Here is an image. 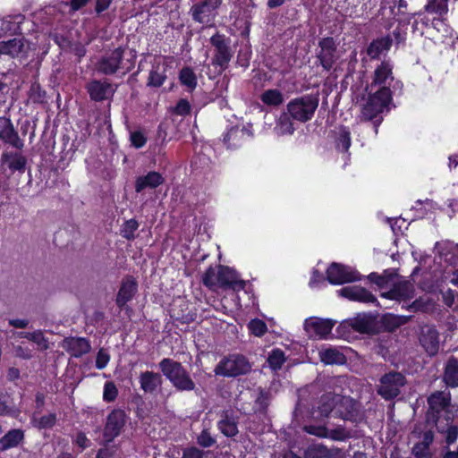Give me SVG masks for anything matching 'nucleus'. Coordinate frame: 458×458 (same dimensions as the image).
Masks as SVG:
<instances>
[{"label": "nucleus", "instance_id": "f257e3e1", "mask_svg": "<svg viewBox=\"0 0 458 458\" xmlns=\"http://www.w3.org/2000/svg\"><path fill=\"white\" fill-rule=\"evenodd\" d=\"M391 101L389 88L383 87L376 89L374 93L370 90L368 98H363L360 103L361 114L366 120L377 118L388 109Z\"/></svg>", "mask_w": 458, "mask_h": 458}, {"label": "nucleus", "instance_id": "f03ea898", "mask_svg": "<svg viewBox=\"0 0 458 458\" xmlns=\"http://www.w3.org/2000/svg\"><path fill=\"white\" fill-rule=\"evenodd\" d=\"M353 407L352 399L335 394L323 395L318 405V409L325 417L332 413L334 416H339L344 419L348 418Z\"/></svg>", "mask_w": 458, "mask_h": 458}, {"label": "nucleus", "instance_id": "7ed1b4c3", "mask_svg": "<svg viewBox=\"0 0 458 458\" xmlns=\"http://www.w3.org/2000/svg\"><path fill=\"white\" fill-rule=\"evenodd\" d=\"M160 369L178 390L190 391L194 389V382L180 363L170 359H164L160 362Z\"/></svg>", "mask_w": 458, "mask_h": 458}, {"label": "nucleus", "instance_id": "20e7f679", "mask_svg": "<svg viewBox=\"0 0 458 458\" xmlns=\"http://www.w3.org/2000/svg\"><path fill=\"white\" fill-rule=\"evenodd\" d=\"M318 106V98L307 95L292 99L287 104V112L294 120L304 123L312 118Z\"/></svg>", "mask_w": 458, "mask_h": 458}, {"label": "nucleus", "instance_id": "39448f33", "mask_svg": "<svg viewBox=\"0 0 458 458\" xmlns=\"http://www.w3.org/2000/svg\"><path fill=\"white\" fill-rule=\"evenodd\" d=\"M374 318L368 314H358L356 317L344 320L338 327L339 335L345 339L351 338V332L368 334L374 329Z\"/></svg>", "mask_w": 458, "mask_h": 458}, {"label": "nucleus", "instance_id": "423d86ee", "mask_svg": "<svg viewBox=\"0 0 458 458\" xmlns=\"http://www.w3.org/2000/svg\"><path fill=\"white\" fill-rule=\"evenodd\" d=\"M123 50L116 48L106 54L97 65L98 72L105 74H112L119 70L128 72L133 68V63L130 60L123 61Z\"/></svg>", "mask_w": 458, "mask_h": 458}, {"label": "nucleus", "instance_id": "0eeeda50", "mask_svg": "<svg viewBox=\"0 0 458 458\" xmlns=\"http://www.w3.org/2000/svg\"><path fill=\"white\" fill-rule=\"evenodd\" d=\"M250 369L248 360L241 355H232L222 360L215 369V373L224 377H236Z\"/></svg>", "mask_w": 458, "mask_h": 458}, {"label": "nucleus", "instance_id": "6e6552de", "mask_svg": "<svg viewBox=\"0 0 458 458\" xmlns=\"http://www.w3.org/2000/svg\"><path fill=\"white\" fill-rule=\"evenodd\" d=\"M210 42L215 47L212 63L223 70L227 66L233 56V51L230 47L231 41L224 35L216 33L211 37Z\"/></svg>", "mask_w": 458, "mask_h": 458}, {"label": "nucleus", "instance_id": "1a4fd4ad", "mask_svg": "<svg viewBox=\"0 0 458 458\" xmlns=\"http://www.w3.org/2000/svg\"><path fill=\"white\" fill-rule=\"evenodd\" d=\"M221 4L222 0H206L201 4H194L191 9L193 20L211 26L216 16V9Z\"/></svg>", "mask_w": 458, "mask_h": 458}, {"label": "nucleus", "instance_id": "9d476101", "mask_svg": "<svg viewBox=\"0 0 458 458\" xmlns=\"http://www.w3.org/2000/svg\"><path fill=\"white\" fill-rule=\"evenodd\" d=\"M327 280L332 284H343L360 279V274L351 267L333 263L327 270Z\"/></svg>", "mask_w": 458, "mask_h": 458}, {"label": "nucleus", "instance_id": "9b49d317", "mask_svg": "<svg viewBox=\"0 0 458 458\" xmlns=\"http://www.w3.org/2000/svg\"><path fill=\"white\" fill-rule=\"evenodd\" d=\"M404 383V377L401 373L386 374L381 378L378 394L385 399H392L399 394L400 388Z\"/></svg>", "mask_w": 458, "mask_h": 458}, {"label": "nucleus", "instance_id": "f8f14e48", "mask_svg": "<svg viewBox=\"0 0 458 458\" xmlns=\"http://www.w3.org/2000/svg\"><path fill=\"white\" fill-rule=\"evenodd\" d=\"M335 321L328 318H310L304 322V329L312 338H327L331 333Z\"/></svg>", "mask_w": 458, "mask_h": 458}, {"label": "nucleus", "instance_id": "ddd939ff", "mask_svg": "<svg viewBox=\"0 0 458 458\" xmlns=\"http://www.w3.org/2000/svg\"><path fill=\"white\" fill-rule=\"evenodd\" d=\"M126 421V415L122 410H114L108 416L104 428V439L113 441L121 433Z\"/></svg>", "mask_w": 458, "mask_h": 458}, {"label": "nucleus", "instance_id": "4468645a", "mask_svg": "<svg viewBox=\"0 0 458 458\" xmlns=\"http://www.w3.org/2000/svg\"><path fill=\"white\" fill-rule=\"evenodd\" d=\"M305 430L309 434L337 441L345 440L350 437V433L341 426L335 428H329L325 426H307L305 427Z\"/></svg>", "mask_w": 458, "mask_h": 458}, {"label": "nucleus", "instance_id": "2eb2a0df", "mask_svg": "<svg viewBox=\"0 0 458 458\" xmlns=\"http://www.w3.org/2000/svg\"><path fill=\"white\" fill-rule=\"evenodd\" d=\"M220 287L232 289L233 292L243 290L245 282L232 268L220 267Z\"/></svg>", "mask_w": 458, "mask_h": 458}, {"label": "nucleus", "instance_id": "dca6fc26", "mask_svg": "<svg viewBox=\"0 0 458 458\" xmlns=\"http://www.w3.org/2000/svg\"><path fill=\"white\" fill-rule=\"evenodd\" d=\"M87 89L91 99L95 101H102L109 98L114 95L115 90L112 84L99 81H91L88 84Z\"/></svg>", "mask_w": 458, "mask_h": 458}, {"label": "nucleus", "instance_id": "f3484780", "mask_svg": "<svg viewBox=\"0 0 458 458\" xmlns=\"http://www.w3.org/2000/svg\"><path fill=\"white\" fill-rule=\"evenodd\" d=\"M348 349H339L335 347H325L319 351V357L322 362L326 364L342 365L346 362V352Z\"/></svg>", "mask_w": 458, "mask_h": 458}, {"label": "nucleus", "instance_id": "a211bd4d", "mask_svg": "<svg viewBox=\"0 0 458 458\" xmlns=\"http://www.w3.org/2000/svg\"><path fill=\"white\" fill-rule=\"evenodd\" d=\"M420 344L429 355H435L439 349L438 333L435 328L425 327L422 328Z\"/></svg>", "mask_w": 458, "mask_h": 458}, {"label": "nucleus", "instance_id": "6ab92c4d", "mask_svg": "<svg viewBox=\"0 0 458 458\" xmlns=\"http://www.w3.org/2000/svg\"><path fill=\"white\" fill-rule=\"evenodd\" d=\"M338 293L351 301L362 302L375 301V298L370 293L364 288L356 285L344 287L338 291Z\"/></svg>", "mask_w": 458, "mask_h": 458}, {"label": "nucleus", "instance_id": "aec40b11", "mask_svg": "<svg viewBox=\"0 0 458 458\" xmlns=\"http://www.w3.org/2000/svg\"><path fill=\"white\" fill-rule=\"evenodd\" d=\"M393 81L392 77V65L388 62H383L375 71L374 81L370 85V90L378 86V89L387 87Z\"/></svg>", "mask_w": 458, "mask_h": 458}, {"label": "nucleus", "instance_id": "412c9836", "mask_svg": "<svg viewBox=\"0 0 458 458\" xmlns=\"http://www.w3.org/2000/svg\"><path fill=\"white\" fill-rule=\"evenodd\" d=\"M164 182L163 175L158 172H149L139 176L135 182V191L140 192L146 189H155Z\"/></svg>", "mask_w": 458, "mask_h": 458}, {"label": "nucleus", "instance_id": "4be33fe9", "mask_svg": "<svg viewBox=\"0 0 458 458\" xmlns=\"http://www.w3.org/2000/svg\"><path fill=\"white\" fill-rule=\"evenodd\" d=\"M62 346L74 357L81 356L90 349L89 344L84 338H66L63 341Z\"/></svg>", "mask_w": 458, "mask_h": 458}, {"label": "nucleus", "instance_id": "5701e85b", "mask_svg": "<svg viewBox=\"0 0 458 458\" xmlns=\"http://www.w3.org/2000/svg\"><path fill=\"white\" fill-rule=\"evenodd\" d=\"M167 66L166 60L163 57H158L155 61V64L150 72L148 78V85L154 87H160L165 78V68Z\"/></svg>", "mask_w": 458, "mask_h": 458}, {"label": "nucleus", "instance_id": "b1692460", "mask_svg": "<svg viewBox=\"0 0 458 458\" xmlns=\"http://www.w3.org/2000/svg\"><path fill=\"white\" fill-rule=\"evenodd\" d=\"M0 139L16 148L21 146L11 121L5 117H0Z\"/></svg>", "mask_w": 458, "mask_h": 458}, {"label": "nucleus", "instance_id": "393cba45", "mask_svg": "<svg viewBox=\"0 0 458 458\" xmlns=\"http://www.w3.org/2000/svg\"><path fill=\"white\" fill-rule=\"evenodd\" d=\"M137 292V283L129 277L123 280L118 292L116 302L122 307L130 301Z\"/></svg>", "mask_w": 458, "mask_h": 458}, {"label": "nucleus", "instance_id": "a878e982", "mask_svg": "<svg viewBox=\"0 0 458 458\" xmlns=\"http://www.w3.org/2000/svg\"><path fill=\"white\" fill-rule=\"evenodd\" d=\"M320 47H321V52L319 54L320 63L326 70H329L335 62V57H334L335 48H334L333 39L332 38H324L320 42Z\"/></svg>", "mask_w": 458, "mask_h": 458}, {"label": "nucleus", "instance_id": "bb28decb", "mask_svg": "<svg viewBox=\"0 0 458 458\" xmlns=\"http://www.w3.org/2000/svg\"><path fill=\"white\" fill-rule=\"evenodd\" d=\"M25 44L22 38H13L0 42V53L12 56H19L24 52Z\"/></svg>", "mask_w": 458, "mask_h": 458}, {"label": "nucleus", "instance_id": "cd10ccee", "mask_svg": "<svg viewBox=\"0 0 458 458\" xmlns=\"http://www.w3.org/2000/svg\"><path fill=\"white\" fill-rule=\"evenodd\" d=\"M140 383L145 392H153L161 384V377L158 374L146 371L140 375Z\"/></svg>", "mask_w": 458, "mask_h": 458}, {"label": "nucleus", "instance_id": "c85d7f7f", "mask_svg": "<svg viewBox=\"0 0 458 458\" xmlns=\"http://www.w3.org/2000/svg\"><path fill=\"white\" fill-rule=\"evenodd\" d=\"M259 98L264 105L269 106H278L284 100L283 93L277 89L265 90L261 93Z\"/></svg>", "mask_w": 458, "mask_h": 458}, {"label": "nucleus", "instance_id": "c756f323", "mask_svg": "<svg viewBox=\"0 0 458 458\" xmlns=\"http://www.w3.org/2000/svg\"><path fill=\"white\" fill-rule=\"evenodd\" d=\"M23 432L20 429L9 431L0 439V449L6 450L16 446L23 439Z\"/></svg>", "mask_w": 458, "mask_h": 458}, {"label": "nucleus", "instance_id": "7c9ffc66", "mask_svg": "<svg viewBox=\"0 0 458 458\" xmlns=\"http://www.w3.org/2000/svg\"><path fill=\"white\" fill-rule=\"evenodd\" d=\"M444 378L448 386H458V361L455 359H451L448 360L445 367Z\"/></svg>", "mask_w": 458, "mask_h": 458}, {"label": "nucleus", "instance_id": "2f4dec72", "mask_svg": "<svg viewBox=\"0 0 458 458\" xmlns=\"http://www.w3.org/2000/svg\"><path fill=\"white\" fill-rule=\"evenodd\" d=\"M391 46V39L389 38H382L373 41L369 48L368 55L371 58L378 57L383 52L387 51Z\"/></svg>", "mask_w": 458, "mask_h": 458}, {"label": "nucleus", "instance_id": "473e14b6", "mask_svg": "<svg viewBox=\"0 0 458 458\" xmlns=\"http://www.w3.org/2000/svg\"><path fill=\"white\" fill-rule=\"evenodd\" d=\"M433 441V434L428 431L424 435V440L422 443L417 444L413 447V454L416 458H431V454L428 451V445Z\"/></svg>", "mask_w": 458, "mask_h": 458}, {"label": "nucleus", "instance_id": "72a5a7b5", "mask_svg": "<svg viewBox=\"0 0 458 458\" xmlns=\"http://www.w3.org/2000/svg\"><path fill=\"white\" fill-rule=\"evenodd\" d=\"M244 136H250L249 130L238 127L231 128L225 136V141L231 147H237L240 144L239 140Z\"/></svg>", "mask_w": 458, "mask_h": 458}, {"label": "nucleus", "instance_id": "f704fd0d", "mask_svg": "<svg viewBox=\"0 0 458 458\" xmlns=\"http://www.w3.org/2000/svg\"><path fill=\"white\" fill-rule=\"evenodd\" d=\"M274 130L277 135H290L293 133V123L287 114L280 115Z\"/></svg>", "mask_w": 458, "mask_h": 458}, {"label": "nucleus", "instance_id": "c9c22d12", "mask_svg": "<svg viewBox=\"0 0 458 458\" xmlns=\"http://www.w3.org/2000/svg\"><path fill=\"white\" fill-rule=\"evenodd\" d=\"M449 400L448 394L437 392L428 398V404L432 410L438 411L448 405Z\"/></svg>", "mask_w": 458, "mask_h": 458}, {"label": "nucleus", "instance_id": "e433bc0d", "mask_svg": "<svg viewBox=\"0 0 458 458\" xmlns=\"http://www.w3.org/2000/svg\"><path fill=\"white\" fill-rule=\"evenodd\" d=\"M383 296L389 299H410L412 296L411 284L410 283H404L399 285L396 289L384 293Z\"/></svg>", "mask_w": 458, "mask_h": 458}, {"label": "nucleus", "instance_id": "4c0bfd02", "mask_svg": "<svg viewBox=\"0 0 458 458\" xmlns=\"http://www.w3.org/2000/svg\"><path fill=\"white\" fill-rule=\"evenodd\" d=\"M221 432L227 437H233L238 433L237 424L233 418L225 415L218 423Z\"/></svg>", "mask_w": 458, "mask_h": 458}, {"label": "nucleus", "instance_id": "58836bf2", "mask_svg": "<svg viewBox=\"0 0 458 458\" xmlns=\"http://www.w3.org/2000/svg\"><path fill=\"white\" fill-rule=\"evenodd\" d=\"M381 322L385 329L393 331L406 322L404 317L396 316L394 314H386L382 317Z\"/></svg>", "mask_w": 458, "mask_h": 458}, {"label": "nucleus", "instance_id": "ea45409f", "mask_svg": "<svg viewBox=\"0 0 458 458\" xmlns=\"http://www.w3.org/2000/svg\"><path fill=\"white\" fill-rule=\"evenodd\" d=\"M179 79L181 83L190 90L194 89L197 86L196 75L191 68L186 67L182 69Z\"/></svg>", "mask_w": 458, "mask_h": 458}, {"label": "nucleus", "instance_id": "a19ab883", "mask_svg": "<svg viewBox=\"0 0 458 458\" xmlns=\"http://www.w3.org/2000/svg\"><path fill=\"white\" fill-rule=\"evenodd\" d=\"M2 161L6 163L13 171L22 170L25 166V159L18 155L4 154Z\"/></svg>", "mask_w": 458, "mask_h": 458}, {"label": "nucleus", "instance_id": "79ce46f5", "mask_svg": "<svg viewBox=\"0 0 458 458\" xmlns=\"http://www.w3.org/2000/svg\"><path fill=\"white\" fill-rule=\"evenodd\" d=\"M203 283L205 285L213 288L219 286L220 284V267H210L203 277Z\"/></svg>", "mask_w": 458, "mask_h": 458}, {"label": "nucleus", "instance_id": "37998d69", "mask_svg": "<svg viewBox=\"0 0 458 458\" xmlns=\"http://www.w3.org/2000/svg\"><path fill=\"white\" fill-rule=\"evenodd\" d=\"M351 146L350 131L345 128H341L337 131L336 148L340 151H347Z\"/></svg>", "mask_w": 458, "mask_h": 458}, {"label": "nucleus", "instance_id": "c03bdc74", "mask_svg": "<svg viewBox=\"0 0 458 458\" xmlns=\"http://www.w3.org/2000/svg\"><path fill=\"white\" fill-rule=\"evenodd\" d=\"M285 361V356L280 349H274L268 355L267 362L271 369H278Z\"/></svg>", "mask_w": 458, "mask_h": 458}, {"label": "nucleus", "instance_id": "a18cd8bd", "mask_svg": "<svg viewBox=\"0 0 458 458\" xmlns=\"http://www.w3.org/2000/svg\"><path fill=\"white\" fill-rule=\"evenodd\" d=\"M447 0H432L426 5V10L428 13L443 14L447 11Z\"/></svg>", "mask_w": 458, "mask_h": 458}, {"label": "nucleus", "instance_id": "49530a36", "mask_svg": "<svg viewBox=\"0 0 458 458\" xmlns=\"http://www.w3.org/2000/svg\"><path fill=\"white\" fill-rule=\"evenodd\" d=\"M249 330L256 336H262L267 332V325L260 319H252L248 325Z\"/></svg>", "mask_w": 458, "mask_h": 458}, {"label": "nucleus", "instance_id": "de8ad7c7", "mask_svg": "<svg viewBox=\"0 0 458 458\" xmlns=\"http://www.w3.org/2000/svg\"><path fill=\"white\" fill-rule=\"evenodd\" d=\"M55 422V416L54 414L42 416L39 420H38L36 417H33L32 419L33 425L38 428H51Z\"/></svg>", "mask_w": 458, "mask_h": 458}, {"label": "nucleus", "instance_id": "09e8293b", "mask_svg": "<svg viewBox=\"0 0 458 458\" xmlns=\"http://www.w3.org/2000/svg\"><path fill=\"white\" fill-rule=\"evenodd\" d=\"M118 391L113 382H106L104 386L103 399L106 402H112L117 396Z\"/></svg>", "mask_w": 458, "mask_h": 458}, {"label": "nucleus", "instance_id": "8fccbe9b", "mask_svg": "<svg viewBox=\"0 0 458 458\" xmlns=\"http://www.w3.org/2000/svg\"><path fill=\"white\" fill-rule=\"evenodd\" d=\"M26 337L29 340L36 343L37 345L38 346V348H40V349H47V341L44 337L42 332L37 331V332H33V333H28L26 335Z\"/></svg>", "mask_w": 458, "mask_h": 458}, {"label": "nucleus", "instance_id": "3c124183", "mask_svg": "<svg viewBox=\"0 0 458 458\" xmlns=\"http://www.w3.org/2000/svg\"><path fill=\"white\" fill-rule=\"evenodd\" d=\"M131 145L137 148L143 147L147 142V137L142 131H132L130 135Z\"/></svg>", "mask_w": 458, "mask_h": 458}, {"label": "nucleus", "instance_id": "603ef678", "mask_svg": "<svg viewBox=\"0 0 458 458\" xmlns=\"http://www.w3.org/2000/svg\"><path fill=\"white\" fill-rule=\"evenodd\" d=\"M138 226H139V225H138L137 221H135L134 219L126 221L123 224V226L122 229L123 235L127 239L132 238L133 233L137 230Z\"/></svg>", "mask_w": 458, "mask_h": 458}, {"label": "nucleus", "instance_id": "864d4df0", "mask_svg": "<svg viewBox=\"0 0 458 458\" xmlns=\"http://www.w3.org/2000/svg\"><path fill=\"white\" fill-rule=\"evenodd\" d=\"M17 411L8 405V397L6 395H0V415H12L15 416Z\"/></svg>", "mask_w": 458, "mask_h": 458}, {"label": "nucleus", "instance_id": "5fc2aeb1", "mask_svg": "<svg viewBox=\"0 0 458 458\" xmlns=\"http://www.w3.org/2000/svg\"><path fill=\"white\" fill-rule=\"evenodd\" d=\"M109 360H110V356H109L108 352L104 349H100L97 355L96 367L98 369H103L104 368L106 367Z\"/></svg>", "mask_w": 458, "mask_h": 458}, {"label": "nucleus", "instance_id": "6e6d98bb", "mask_svg": "<svg viewBox=\"0 0 458 458\" xmlns=\"http://www.w3.org/2000/svg\"><path fill=\"white\" fill-rule=\"evenodd\" d=\"M433 26L438 32H441L444 37L452 35V30L445 24L443 20H434Z\"/></svg>", "mask_w": 458, "mask_h": 458}, {"label": "nucleus", "instance_id": "4d7b16f0", "mask_svg": "<svg viewBox=\"0 0 458 458\" xmlns=\"http://www.w3.org/2000/svg\"><path fill=\"white\" fill-rule=\"evenodd\" d=\"M391 13L394 15V19H395L399 22L408 23L410 21L411 16L403 9H402V11L394 9V11L393 8H391Z\"/></svg>", "mask_w": 458, "mask_h": 458}, {"label": "nucleus", "instance_id": "13d9d810", "mask_svg": "<svg viewBox=\"0 0 458 458\" xmlns=\"http://www.w3.org/2000/svg\"><path fill=\"white\" fill-rule=\"evenodd\" d=\"M198 443L204 447H209L215 443V440L209 435V433L207 431H202L198 437Z\"/></svg>", "mask_w": 458, "mask_h": 458}, {"label": "nucleus", "instance_id": "bf43d9fd", "mask_svg": "<svg viewBox=\"0 0 458 458\" xmlns=\"http://www.w3.org/2000/svg\"><path fill=\"white\" fill-rule=\"evenodd\" d=\"M322 283H324L323 275L320 272H318L317 269L313 270L310 283H309L310 286L311 288H317Z\"/></svg>", "mask_w": 458, "mask_h": 458}, {"label": "nucleus", "instance_id": "052dcab7", "mask_svg": "<svg viewBox=\"0 0 458 458\" xmlns=\"http://www.w3.org/2000/svg\"><path fill=\"white\" fill-rule=\"evenodd\" d=\"M251 56V50L250 46H246L244 49H241L239 52V62L242 65H247Z\"/></svg>", "mask_w": 458, "mask_h": 458}, {"label": "nucleus", "instance_id": "680f3d73", "mask_svg": "<svg viewBox=\"0 0 458 458\" xmlns=\"http://www.w3.org/2000/svg\"><path fill=\"white\" fill-rule=\"evenodd\" d=\"M182 458H203V453L196 447L187 448L183 451Z\"/></svg>", "mask_w": 458, "mask_h": 458}, {"label": "nucleus", "instance_id": "e2e57ef3", "mask_svg": "<svg viewBox=\"0 0 458 458\" xmlns=\"http://www.w3.org/2000/svg\"><path fill=\"white\" fill-rule=\"evenodd\" d=\"M191 106L187 100L182 99L179 101L175 107V112L180 114L183 115L190 112Z\"/></svg>", "mask_w": 458, "mask_h": 458}, {"label": "nucleus", "instance_id": "0e129e2a", "mask_svg": "<svg viewBox=\"0 0 458 458\" xmlns=\"http://www.w3.org/2000/svg\"><path fill=\"white\" fill-rule=\"evenodd\" d=\"M75 444L82 450L88 446L89 439L82 433L77 434L75 437Z\"/></svg>", "mask_w": 458, "mask_h": 458}, {"label": "nucleus", "instance_id": "69168bd1", "mask_svg": "<svg viewBox=\"0 0 458 458\" xmlns=\"http://www.w3.org/2000/svg\"><path fill=\"white\" fill-rule=\"evenodd\" d=\"M111 2L112 0H97L96 12L98 13L104 12L109 7Z\"/></svg>", "mask_w": 458, "mask_h": 458}, {"label": "nucleus", "instance_id": "338daca9", "mask_svg": "<svg viewBox=\"0 0 458 458\" xmlns=\"http://www.w3.org/2000/svg\"><path fill=\"white\" fill-rule=\"evenodd\" d=\"M393 4L390 6V8L397 9L398 11H402V9L405 10L407 9V3L404 0H394Z\"/></svg>", "mask_w": 458, "mask_h": 458}, {"label": "nucleus", "instance_id": "774afa93", "mask_svg": "<svg viewBox=\"0 0 458 458\" xmlns=\"http://www.w3.org/2000/svg\"><path fill=\"white\" fill-rule=\"evenodd\" d=\"M15 30V24L11 21L4 20L2 21L1 30L4 32H8Z\"/></svg>", "mask_w": 458, "mask_h": 458}]
</instances>
